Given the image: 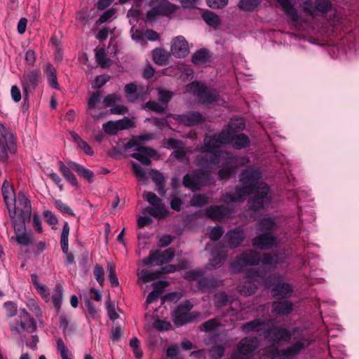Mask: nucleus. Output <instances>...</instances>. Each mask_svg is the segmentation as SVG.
<instances>
[{
	"mask_svg": "<svg viewBox=\"0 0 359 359\" xmlns=\"http://www.w3.org/2000/svg\"><path fill=\"white\" fill-rule=\"evenodd\" d=\"M219 148L206 147L205 137L204 144L201 149L202 155L199 158V164L203 167L214 165L220 168L217 172L219 180H227L236 173L238 166L245 165L249 161Z\"/></svg>",
	"mask_w": 359,
	"mask_h": 359,
	"instance_id": "1",
	"label": "nucleus"
},
{
	"mask_svg": "<svg viewBox=\"0 0 359 359\" xmlns=\"http://www.w3.org/2000/svg\"><path fill=\"white\" fill-rule=\"evenodd\" d=\"M260 172L253 168H248L243 170L239 180L242 186H236L233 193H226L222 196V201L226 203H236L243 201L246 196H249L259 189L260 184H266L260 182Z\"/></svg>",
	"mask_w": 359,
	"mask_h": 359,
	"instance_id": "2",
	"label": "nucleus"
},
{
	"mask_svg": "<svg viewBox=\"0 0 359 359\" xmlns=\"http://www.w3.org/2000/svg\"><path fill=\"white\" fill-rule=\"evenodd\" d=\"M249 136H205L206 147H221L231 144L236 149L245 148L250 144Z\"/></svg>",
	"mask_w": 359,
	"mask_h": 359,
	"instance_id": "3",
	"label": "nucleus"
},
{
	"mask_svg": "<svg viewBox=\"0 0 359 359\" xmlns=\"http://www.w3.org/2000/svg\"><path fill=\"white\" fill-rule=\"evenodd\" d=\"M259 186V189L252 194H254L253 198L248 202L249 208L255 212L269 207L271 203L269 186L267 184H260Z\"/></svg>",
	"mask_w": 359,
	"mask_h": 359,
	"instance_id": "4",
	"label": "nucleus"
},
{
	"mask_svg": "<svg viewBox=\"0 0 359 359\" xmlns=\"http://www.w3.org/2000/svg\"><path fill=\"white\" fill-rule=\"evenodd\" d=\"M258 346L259 339L257 337H245L239 341L237 350L231 355V359H248Z\"/></svg>",
	"mask_w": 359,
	"mask_h": 359,
	"instance_id": "5",
	"label": "nucleus"
},
{
	"mask_svg": "<svg viewBox=\"0 0 359 359\" xmlns=\"http://www.w3.org/2000/svg\"><path fill=\"white\" fill-rule=\"evenodd\" d=\"M186 91L193 93L202 103H212L217 100L218 95L215 92L210 90L203 85L198 82H192L186 86Z\"/></svg>",
	"mask_w": 359,
	"mask_h": 359,
	"instance_id": "6",
	"label": "nucleus"
},
{
	"mask_svg": "<svg viewBox=\"0 0 359 359\" xmlns=\"http://www.w3.org/2000/svg\"><path fill=\"white\" fill-rule=\"evenodd\" d=\"M193 308L190 302L186 301L177 306L172 313V318L176 326H182L191 323L194 316L189 313Z\"/></svg>",
	"mask_w": 359,
	"mask_h": 359,
	"instance_id": "7",
	"label": "nucleus"
},
{
	"mask_svg": "<svg viewBox=\"0 0 359 359\" xmlns=\"http://www.w3.org/2000/svg\"><path fill=\"white\" fill-rule=\"evenodd\" d=\"M261 261L260 253L254 250H247L237 256L232 263V267L241 269L248 266L258 265Z\"/></svg>",
	"mask_w": 359,
	"mask_h": 359,
	"instance_id": "8",
	"label": "nucleus"
},
{
	"mask_svg": "<svg viewBox=\"0 0 359 359\" xmlns=\"http://www.w3.org/2000/svg\"><path fill=\"white\" fill-rule=\"evenodd\" d=\"M263 336L276 344L289 342L292 339V334L287 328L275 326L264 329Z\"/></svg>",
	"mask_w": 359,
	"mask_h": 359,
	"instance_id": "9",
	"label": "nucleus"
},
{
	"mask_svg": "<svg viewBox=\"0 0 359 359\" xmlns=\"http://www.w3.org/2000/svg\"><path fill=\"white\" fill-rule=\"evenodd\" d=\"M41 81V74L39 69H33L23 74L21 84L25 97L32 93Z\"/></svg>",
	"mask_w": 359,
	"mask_h": 359,
	"instance_id": "10",
	"label": "nucleus"
},
{
	"mask_svg": "<svg viewBox=\"0 0 359 359\" xmlns=\"http://www.w3.org/2000/svg\"><path fill=\"white\" fill-rule=\"evenodd\" d=\"M1 194L4 198L5 204L7 206L10 216L12 217V214L15 215V202L16 196L13 188L11 184L5 180L1 187Z\"/></svg>",
	"mask_w": 359,
	"mask_h": 359,
	"instance_id": "11",
	"label": "nucleus"
},
{
	"mask_svg": "<svg viewBox=\"0 0 359 359\" xmlns=\"http://www.w3.org/2000/svg\"><path fill=\"white\" fill-rule=\"evenodd\" d=\"M233 213V210L224 205H210L205 210V215L214 220L222 221L225 218H230Z\"/></svg>",
	"mask_w": 359,
	"mask_h": 359,
	"instance_id": "12",
	"label": "nucleus"
},
{
	"mask_svg": "<svg viewBox=\"0 0 359 359\" xmlns=\"http://www.w3.org/2000/svg\"><path fill=\"white\" fill-rule=\"evenodd\" d=\"M246 124L243 118H232L219 135H244L242 132Z\"/></svg>",
	"mask_w": 359,
	"mask_h": 359,
	"instance_id": "13",
	"label": "nucleus"
},
{
	"mask_svg": "<svg viewBox=\"0 0 359 359\" xmlns=\"http://www.w3.org/2000/svg\"><path fill=\"white\" fill-rule=\"evenodd\" d=\"M16 137L17 136H0V160H6L7 151L15 154L16 151Z\"/></svg>",
	"mask_w": 359,
	"mask_h": 359,
	"instance_id": "14",
	"label": "nucleus"
},
{
	"mask_svg": "<svg viewBox=\"0 0 359 359\" xmlns=\"http://www.w3.org/2000/svg\"><path fill=\"white\" fill-rule=\"evenodd\" d=\"M276 241V238L274 236L266 232L255 236L252 240V245L260 250H269L273 246Z\"/></svg>",
	"mask_w": 359,
	"mask_h": 359,
	"instance_id": "15",
	"label": "nucleus"
},
{
	"mask_svg": "<svg viewBox=\"0 0 359 359\" xmlns=\"http://www.w3.org/2000/svg\"><path fill=\"white\" fill-rule=\"evenodd\" d=\"M170 51L176 57H185L189 53V44L183 36H177L172 42Z\"/></svg>",
	"mask_w": 359,
	"mask_h": 359,
	"instance_id": "16",
	"label": "nucleus"
},
{
	"mask_svg": "<svg viewBox=\"0 0 359 359\" xmlns=\"http://www.w3.org/2000/svg\"><path fill=\"white\" fill-rule=\"evenodd\" d=\"M136 151L137 152L132 154L131 156L145 165H151L150 158L156 155V150L147 147H138Z\"/></svg>",
	"mask_w": 359,
	"mask_h": 359,
	"instance_id": "17",
	"label": "nucleus"
},
{
	"mask_svg": "<svg viewBox=\"0 0 359 359\" xmlns=\"http://www.w3.org/2000/svg\"><path fill=\"white\" fill-rule=\"evenodd\" d=\"M221 285H222V280H217L214 277H204L203 276L198 280V288L203 293H210Z\"/></svg>",
	"mask_w": 359,
	"mask_h": 359,
	"instance_id": "18",
	"label": "nucleus"
},
{
	"mask_svg": "<svg viewBox=\"0 0 359 359\" xmlns=\"http://www.w3.org/2000/svg\"><path fill=\"white\" fill-rule=\"evenodd\" d=\"M294 309L293 303L287 299L276 301L272 303L271 312L273 314L283 316L290 314Z\"/></svg>",
	"mask_w": 359,
	"mask_h": 359,
	"instance_id": "19",
	"label": "nucleus"
},
{
	"mask_svg": "<svg viewBox=\"0 0 359 359\" xmlns=\"http://www.w3.org/2000/svg\"><path fill=\"white\" fill-rule=\"evenodd\" d=\"M310 344L311 341L309 339L304 337L301 338L300 340L294 342L285 349L283 354L287 357H294L306 348Z\"/></svg>",
	"mask_w": 359,
	"mask_h": 359,
	"instance_id": "20",
	"label": "nucleus"
},
{
	"mask_svg": "<svg viewBox=\"0 0 359 359\" xmlns=\"http://www.w3.org/2000/svg\"><path fill=\"white\" fill-rule=\"evenodd\" d=\"M67 163L70 165L72 170L76 172L79 177L86 180L88 183L93 182L95 175L93 171L72 161H67Z\"/></svg>",
	"mask_w": 359,
	"mask_h": 359,
	"instance_id": "21",
	"label": "nucleus"
},
{
	"mask_svg": "<svg viewBox=\"0 0 359 359\" xmlns=\"http://www.w3.org/2000/svg\"><path fill=\"white\" fill-rule=\"evenodd\" d=\"M224 240L228 247L235 248L242 243L244 240V236L241 231L231 230L226 233Z\"/></svg>",
	"mask_w": 359,
	"mask_h": 359,
	"instance_id": "22",
	"label": "nucleus"
},
{
	"mask_svg": "<svg viewBox=\"0 0 359 359\" xmlns=\"http://www.w3.org/2000/svg\"><path fill=\"white\" fill-rule=\"evenodd\" d=\"M179 121L187 126H192L200 123L203 121L202 115L199 112H189L179 116Z\"/></svg>",
	"mask_w": 359,
	"mask_h": 359,
	"instance_id": "23",
	"label": "nucleus"
},
{
	"mask_svg": "<svg viewBox=\"0 0 359 359\" xmlns=\"http://www.w3.org/2000/svg\"><path fill=\"white\" fill-rule=\"evenodd\" d=\"M59 170L62 173L65 179L73 187H77L79 185L78 180L75 175L72 172V169L69 165H65L62 161L58 162Z\"/></svg>",
	"mask_w": 359,
	"mask_h": 359,
	"instance_id": "24",
	"label": "nucleus"
},
{
	"mask_svg": "<svg viewBox=\"0 0 359 359\" xmlns=\"http://www.w3.org/2000/svg\"><path fill=\"white\" fill-rule=\"evenodd\" d=\"M293 290L288 283H278L272 290L271 294L273 297L278 299H283L287 296H290Z\"/></svg>",
	"mask_w": 359,
	"mask_h": 359,
	"instance_id": "25",
	"label": "nucleus"
},
{
	"mask_svg": "<svg viewBox=\"0 0 359 359\" xmlns=\"http://www.w3.org/2000/svg\"><path fill=\"white\" fill-rule=\"evenodd\" d=\"M265 325L266 323L264 320L260 318H256L253 320L244 323L242 325V330L245 333H249L250 332H261L260 335H263L264 330H262V327Z\"/></svg>",
	"mask_w": 359,
	"mask_h": 359,
	"instance_id": "26",
	"label": "nucleus"
},
{
	"mask_svg": "<svg viewBox=\"0 0 359 359\" xmlns=\"http://www.w3.org/2000/svg\"><path fill=\"white\" fill-rule=\"evenodd\" d=\"M280 6L282 7L285 13L290 18L293 22H298L299 20V15L297 11L292 5L290 0H277Z\"/></svg>",
	"mask_w": 359,
	"mask_h": 359,
	"instance_id": "27",
	"label": "nucleus"
},
{
	"mask_svg": "<svg viewBox=\"0 0 359 359\" xmlns=\"http://www.w3.org/2000/svg\"><path fill=\"white\" fill-rule=\"evenodd\" d=\"M213 301L217 309L223 308L231 304L233 300L225 292H218L214 294Z\"/></svg>",
	"mask_w": 359,
	"mask_h": 359,
	"instance_id": "28",
	"label": "nucleus"
},
{
	"mask_svg": "<svg viewBox=\"0 0 359 359\" xmlns=\"http://www.w3.org/2000/svg\"><path fill=\"white\" fill-rule=\"evenodd\" d=\"M45 74L47 76L49 85L55 89H59V84L57 83L56 69L49 62L46 65Z\"/></svg>",
	"mask_w": 359,
	"mask_h": 359,
	"instance_id": "29",
	"label": "nucleus"
},
{
	"mask_svg": "<svg viewBox=\"0 0 359 359\" xmlns=\"http://www.w3.org/2000/svg\"><path fill=\"white\" fill-rule=\"evenodd\" d=\"M257 290V283L252 280H248L238 287L239 292L245 296H250L255 294Z\"/></svg>",
	"mask_w": 359,
	"mask_h": 359,
	"instance_id": "30",
	"label": "nucleus"
},
{
	"mask_svg": "<svg viewBox=\"0 0 359 359\" xmlns=\"http://www.w3.org/2000/svg\"><path fill=\"white\" fill-rule=\"evenodd\" d=\"M63 299V288L60 285H57L53 290L52 294V302L57 312H59Z\"/></svg>",
	"mask_w": 359,
	"mask_h": 359,
	"instance_id": "31",
	"label": "nucleus"
},
{
	"mask_svg": "<svg viewBox=\"0 0 359 359\" xmlns=\"http://www.w3.org/2000/svg\"><path fill=\"white\" fill-rule=\"evenodd\" d=\"M69 226L68 222H65L62 227V231L60 236V245L62 251L64 254H67L69 252Z\"/></svg>",
	"mask_w": 359,
	"mask_h": 359,
	"instance_id": "32",
	"label": "nucleus"
},
{
	"mask_svg": "<svg viewBox=\"0 0 359 359\" xmlns=\"http://www.w3.org/2000/svg\"><path fill=\"white\" fill-rule=\"evenodd\" d=\"M154 62L158 65H165L168 60V54L162 48H156L152 52Z\"/></svg>",
	"mask_w": 359,
	"mask_h": 359,
	"instance_id": "33",
	"label": "nucleus"
},
{
	"mask_svg": "<svg viewBox=\"0 0 359 359\" xmlns=\"http://www.w3.org/2000/svg\"><path fill=\"white\" fill-rule=\"evenodd\" d=\"M145 211L150 215L158 219L163 218L168 215V211L161 203L153 205V207L147 208Z\"/></svg>",
	"mask_w": 359,
	"mask_h": 359,
	"instance_id": "34",
	"label": "nucleus"
},
{
	"mask_svg": "<svg viewBox=\"0 0 359 359\" xmlns=\"http://www.w3.org/2000/svg\"><path fill=\"white\" fill-rule=\"evenodd\" d=\"M59 327L62 330V333L65 336L69 334L75 330L74 324H69L67 315L64 313L59 316Z\"/></svg>",
	"mask_w": 359,
	"mask_h": 359,
	"instance_id": "35",
	"label": "nucleus"
},
{
	"mask_svg": "<svg viewBox=\"0 0 359 359\" xmlns=\"http://www.w3.org/2000/svg\"><path fill=\"white\" fill-rule=\"evenodd\" d=\"M209 52L206 49L196 51L191 57V61L196 65L205 64L209 59Z\"/></svg>",
	"mask_w": 359,
	"mask_h": 359,
	"instance_id": "36",
	"label": "nucleus"
},
{
	"mask_svg": "<svg viewBox=\"0 0 359 359\" xmlns=\"http://www.w3.org/2000/svg\"><path fill=\"white\" fill-rule=\"evenodd\" d=\"M202 17L204 21L211 27H216L221 23L219 16L212 11H207L204 12Z\"/></svg>",
	"mask_w": 359,
	"mask_h": 359,
	"instance_id": "37",
	"label": "nucleus"
},
{
	"mask_svg": "<svg viewBox=\"0 0 359 359\" xmlns=\"http://www.w3.org/2000/svg\"><path fill=\"white\" fill-rule=\"evenodd\" d=\"M95 59L96 62L101 67H109L111 65V61L107 57L104 48H99L95 50Z\"/></svg>",
	"mask_w": 359,
	"mask_h": 359,
	"instance_id": "38",
	"label": "nucleus"
},
{
	"mask_svg": "<svg viewBox=\"0 0 359 359\" xmlns=\"http://www.w3.org/2000/svg\"><path fill=\"white\" fill-rule=\"evenodd\" d=\"M72 141L77 145V147L83 151V152L88 155L93 156L94 151L91 147L84 140L81 138V136H72Z\"/></svg>",
	"mask_w": 359,
	"mask_h": 359,
	"instance_id": "39",
	"label": "nucleus"
},
{
	"mask_svg": "<svg viewBox=\"0 0 359 359\" xmlns=\"http://www.w3.org/2000/svg\"><path fill=\"white\" fill-rule=\"evenodd\" d=\"M155 7L161 16L168 15L173 13L175 9V6L168 1H161Z\"/></svg>",
	"mask_w": 359,
	"mask_h": 359,
	"instance_id": "40",
	"label": "nucleus"
},
{
	"mask_svg": "<svg viewBox=\"0 0 359 359\" xmlns=\"http://www.w3.org/2000/svg\"><path fill=\"white\" fill-rule=\"evenodd\" d=\"M108 279L112 287H118L119 285L118 279L116 274V266L113 262H108L107 264Z\"/></svg>",
	"mask_w": 359,
	"mask_h": 359,
	"instance_id": "41",
	"label": "nucleus"
},
{
	"mask_svg": "<svg viewBox=\"0 0 359 359\" xmlns=\"http://www.w3.org/2000/svg\"><path fill=\"white\" fill-rule=\"evenodd\" d=\"M142 262L145 265H150L154 262H156V264L158 266L162 265L163 262L161 261L160 250H156L151 252L147 257L143 259Z\"/></svg>",
	"mask_w": 359,
	"mask_h": 359,
	"instance_id": "42",
	"label": "nucleus"
},
{
	"mask_svg": "<svg viewBox=\"0 0 359 359\" xmlns=\"http://www.w3.org/2000/svg\"><path fill=\"white\" fill-rule=\"evenodd\" d=\"M85 305L87 309L86 316L88 321L90 322L92 320L97 319L98 316V309H96L95 305L90 300H86Z\"/></svg>",
	"mask_w": 359,
	"mask_h": 359,
	"instance_id": "43",
	"label": "nucleus"
},
{
	"mask_svg": "<svg viewBox=\"0 0 359 359\" xmlns=\"http://www.w3.org/2000/svg\"><path fill=\"white\" fill-rule=\"evenodd\" d=\"M262 2V0H240L238 6L245 11H253Z\"/></svg>",
	"mask_w": 359,
	"mask_h": 359,
	"instance_id": "44",
	"label": "nucleus"
},
{
	"mask_svg": "<svg viewBox=\"0 0 359 359\" xmlns=\"http://www.w3.org/2000/svg\"><path fill=\"white\" fill-rule=\"evenodd\" d=\"M316 10L323 14L327 13L332 9V4L330 0H316Z\"/></svg>",
	"mask_w": 359,
	"mask_h": 359,
	"instance_id": "45",
	"label": "nucleus"
},
{
	"mask_svg": "<svg viewBox=\"0 0 359 359\" xmlns=\"http://www.w3.org/2000/svg\"><path fill=\"white\" fill-rule=\"evenodd\" d=\"M139 137V140H135L134 138L130 139L127 143L124 144V149L125 150H129V149H134L136 150V149L138 147H141L140 145V140L141 141H148L151 139L154 136H137Z\"/></svg>",
	"mask_w": 359,
	"mask_h": 359,
	"instance_id": "46",
	"label": "nucleus"
},
{
	"mask_svg": "<svg viewBox=\"0 0 359 359\" xmlns=\"http://www.w3.org/2000/svg\"><path fill=\"white\" fill-rule=\"evenodd\" d=\"M276 224L271 217H266L259 222V230L261 231H269L275 229Z\"/></svg>",
	"mask_w": 359,
	"mask_h": 359,
	"instance_id": "47",
	"label": "nucleus"
},
{
	"mask_svg": "<svg viewBox=\"0 0 359 359\" xmlns=\"http://www.w3.org/2000/svg\"><path fill=\"white\" fill-rule=\"evenodd\" d=\"M124 90L126 97L130 102H133L137 100V96L136 95L137 86L135 83H130L126 85Z\"/></svg>",
	"mask_w": 359,
	"mask_h": 359,
	"instance_id": "48",
	"label": "nucleus"
},
{
	"mask_svg": "<svg viewBox=\"0 0 359 359\" xmlns=\"http://www.w3.org/2000/svg\"><path fill=\"white\" fill-rule=\"evenodd\" d=\"M203 276V272L200 269H192L184 273L183 278L189 281L198 280Z\"/></svg>",
	"mask_w": 359,
	"mask_h": 359,
	"instance_id": "49",
	"label": "nucleus"
},
{
	"mask_svg": "<svg viewBox=\"0 0 359 359\" xmlns=\"http://www.w3.org/2000/svg\"><path fill=\"white\" fill-rule=\"evenodd\" d=\"M56 342L57 349L59 351L61 358L62 359H72L71 357L69 356V351L63 341L62 339L60 337L57 338Z\"/></svg>",
	"mask_w": 359,
	"mask_h": 359,
	"instance_id": "50",
	"label": "nucleus"
},
{
	"mask_svg": "<svg viewBox=\"0 0 359 359\" xmlns=\"http://www.w3.org/2000/svg\"><path fill=\"white\" fill-rule=\"evenodd\" d=\"M209 202L208 198L204 194H196L191 198L190 203L192 206L202 207Z\"/></svg>",
	"mask_w": 359,
	"mask_h": 359,
	"instance_id": "51",
	"label": "nucleus"
},
{
	"mask_svg": "<svg viewBox=\"0 0 359 359\" xmlns=\"http://www.w3.org/2000/svg\"><path fill=\"white\" fill-rule=\"evenodd\" d=\"M182 184L186 188H188L193 191L198 190L192 173H188L184 176Z\"/></svg>",
	"mask_w": 359,
	"mask_h": 359,
	"instance_id": "52",
	"label": "nucleus"
},
{
	"mask_svg": "<svg viewBox=\"0 0 359 359\" xmlns=\"http://www.w3.org/2000/svg\"><path fill=\"white\" fill-rule=\"evenodd\" d=\"M93 276L99 285L102 287L104 283V270L99 264H96L93 270Z\"/></svg>",
	"mask_w": 359,
	"mask_h": 359,
	"instance_id": "53",
	"label": "nucleus"
},
{
	"mask_svg": "<svg viewBox=\"0 0 359 359\" xmlns=\"http://www.w3.org/2000/svg\"><path fill=\"white\" fill-rule=\"evenodd\" d=\"M225 349L222 345L212 346L209 351L211 359H220L224 354Z\"/></svg>",
	"mask_w": 359,
	"mask_h": 359,
	"instance_id": "54",
	"label": "nucleus"
},
{
	"mask_svg": "<svg viewBox=\"0 0 359 359\" xmlns=\"http://www.w3.org/2000/svg\"><path fill=\"white\" fill-rule=\"evenodd\" d=\"M55 208L63 214H67L71 216H74V213L71 208L66 203H64L61 200L56 199L54 201Z\"/></svg>",
	"mask_w": 359,
	"mask_h": 359,
	"instance_id": "55",
	"label": "nucleus"
},
{
	"mask_svg": "<svg viewBox=\"0 0 359 359\" xmlns=\"http://www.w3.org/2000/svg\"><path fill=\"white\" fill-rule=\"evenodd\" d=\"M224 257L222 255V253L219 252H212V257L210 259V265L212 269H217L220 266L222 263L224 262Z\"/></svg>",
	"mask_w": 359,
	"mask_h": 359,
	"instance_id": "56",
	"label": "nucleus"
},
{
	"mask_svg": "<svg viewBox=\"0 0 359 359\" xmlns=\"http://www.w3.org/2000/svg\"><path fill=\"white\" fill-rule=\"evenodd\" d=\"M4 307L6 310V316L8 318H13L18 313V307L16 303L14 302H6L4 304Z\"/></svg>",
	"mask_w": 359,
	"mask_h": 359,
	"instance_id": "57",
	"label": "nucleus"
},
{
	"mask_svg": "<svg viewBox=\"0 0 359 359\" xmlns=\"http://www.w3.org/2000/svg\"><path fill=\"white\" fill-rule=\"evenodd\" d=\"M146 107L149 109L151 111L158 112V113H163L165 111V109L167 108L166 104H162L156 101H149L146 103Z\"/></svg>",
	"mask_w": 359,
	"mask_h": 359,
	"instance_id": "58",
	"label": "nucleus"
},
{
	"mask_svg": "<svg viewBox=\"0 0 359 359\" xmlns=\"http://www.w3.org/2000/svg\"><path fill=\"white\" fill-rule=\"evenodd\" d=\"M103 128L107 135H116L119 131L117 121H109L103 125Z\"/></svg>",
	"mask_w": 359,
	"mask_h": 359,
	"instance_id": "59",
	"label": "nucleus"
},
{
	"mask_svg": "<svg viewBox=\"0 0 359 359\" xmlns=\"http://www.w3.org/2000/svg\"><path fill=\"white\" fill-rule=\"evenodd\" d=\"M32 215V208H21V211L19 215V219L21 222V226L25 227V223L29 222Z\"/></svg>",
	"mask_w": 359,
	"mask_h": 359,
	"instance_id": "60",
	"label": "nucleus"
},
{
	"mask_svg": "<svg viewBox=\"0 0 359 359\" xmlns=\"http://www.w3.org/2000/svg\"><path fill=\"white\" fill-rule=\"evenodd\" d=\"M174 93L169 90H158V100L163 103V104H166L172 98Z\"/></svg>",
	"mask_w": 359,
	"mask_h": 359,
	"instance_id": "61",
	"label": "nucleus"
},
{
	"mask_svg": "<svg viewBox=\"0 0 359 359\" xmlns=\"http://www.w3.org/2000/svg\"><path fill=\"white\" fill-rule=\"evenodd\" d=\"M224 230L222 226L218 225L211 229L209 233V238L212 241H217L222 236Z\"/></svg>",
	"mask_w": 359,
	"mask_h": 359,
	"instance_id": "62",
	"label": "nucleus"
},
{
	"mask_svg": "<svg viewBox=\"0 0 359 359\" xmlns=\"http://www.w3.org/2000/svg\"><path fill=\"white\" fill-rule=\"evenodd\" d=\"M161 261L163 262V264L164 263L170 262L175 255V251L173 248H169L165 250L163 252H160Z\"/></svg>",
	"mask_w": 359,
	"mask_h": 359,
	"instance_id": "63",
	"label": "nucleus"
},
{
	"mask_svg": "<svg viewBox=\"0 0 359 359\" xmlns=\"http://www.w3.org/2000/svg\"><path fill=\"white\" fill-rule=\"evenodd\" d=\"M121 97L116 94H109L104 98L103 104L104 107H113L116 102H119Z\"/></svg>",
	"mask_w": 359,
	"mask_h": 359,
	"instance_id": "64",
	"label": "nucleus"
}]
</instances>
